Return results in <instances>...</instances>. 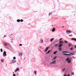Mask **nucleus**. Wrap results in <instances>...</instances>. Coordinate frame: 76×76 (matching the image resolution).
I'll use <instances>...</instances> for the list:
<instances>
[{
  "label": "nucleus",
  "mask_w": 76,
  "mask_h": 76,
  "mask_svg": "<svg viewBox=\"0 0 76 76\" xmlns=\"http://www.w3.org/2000/svg\"><path fill=\"white\" fill-rule=\"evenodd\" d=\"M56 58H57V56H56L55 57L53 58V59L52 60H55V59H56Z\"/></svg>",
  "instance_id": "16"
},
{
  "label": "nucleus",
  "mask_w": 76,
  "mask_h": 76,
  "mask_svg": "<svg viewBox=\"0 0 76 76\" xmlns=\"http://www.w3.org/2000/svg\"><path fill=\"white\" fill-rule=\"evenodd\" d=\"M58 46V44H56L55 45V47H57Z\"/></svg>",
  "instance_id": "21"
},
{
  "label": "nucleus",
  "mask_w": 76,
  "mask_h": 76,
  "mask_svg": "<svg viewBox=\"0 0 76 76\" xmlns=\"http://www.w3.org/2000/svg\"><path fill=\"white\" fill-rule=\"evenodd\" d=\"M51 15V13H49L48 15L49 16H50Z\"/></svg>",
  "instance_id": "28"
},
{
  "label": "nucleus",
  "mask_w": 76,
  "mask_h": 76,
  "mask_svg": "<svg viewBox=\"0 0 76 76\" xmlns=\"http://www.w3.org/2000/svg\"><path fill=\"white\" fill-rule=\"evenodd\" d=\"M52 31V32H54V31H55V28H53Z\"/></svg>",
  "instance_id": "14"
},
{
  "label": "nucleus",
  "mask_w": 76,
  "mask_h": 76,
  "mask_svg": "<svg viewBox=\"0 0 76 76\" xmlns=\"http://www.w3.org/2000/svg\"><path fill=\"white\" fill-rule=\"evenodd\" d=\"M19 46H22V45L21 44H20L19 45Z\"/></svg>",
  "instance_id": "29"
},
{
  "label": "nucleus",
  "mask_w": 76,
  "mask_h": 76,
  "mask_svg": "<svg viewBox=\"0 0 76 76\" xmlns=\"http://www.w3.org/2000/svg\"><path fill=\"white\" fill-rule=\"evenodd\" d=\"M13 73H14V72H13Z\"/></svg>",
  "instance_id": "45"
},
{
  "label": "nucleus",
  "mask_w": 76,
  "mask_h": 76,
  "mask_svg": "<svg viewBox=\"0 0 76 76\" xmlns=\"http://www.w3.org/2000/svg\"><path fill=\"white\" fill-rule=\"evenodd\" d=\"M16 76V75H15V74H14L13 75V76Z\"/></svg>",
  "instance_id": "37"
},
{
  "label": "nucleus",
  "mask_w": 76,
  "mask_h": 76,
  "mask_svg": "<svg viewBox=\"0 0 76 76\" xmlns=\"http://www.w3.org/2000/svg\"><path fill=\"white\" fill-rule=\"evenodd\" d=\"M68 45L69 46V47H70V45L69 44H68Z\"/></svg>",
  "instance_id": "39"
},
{
  "label": "nucleus",
  "mask_w": 76,
  "mask_h": 76,
  "mask_svg": "<svg viewBox=\"0 0 76 76\" xmlns=\"http://www.w3.org/2000/svg\"><path fill=\"white\" fill-rule=\"evenodd\" d=\"M12 63L14 64L16 62V61L15 60H12Z\"/></svg>",
  "instance_id": "7"
},
{
  "label": "nucleus",
  "mask_w": 76,
  "mask_h": 76,
  "mask_svg": "<svg viewBox=\"0 0 76 76\" xmlns=\"http://www.w3.org/2000/svg\"><path fill=\"white\" fill-rule=\"evenodd\" d=\"M13 35L12 34H11V35Z\"/></svg>",
  "instance_id": "44"
},
{
  "label": "nucleus",
  "mask_w": 76,
  "mask_h": 76,
  "mask_svg": "<svg viewBox=\"0 0 76 76\" xmlns=\"http://www.w3.org/2000/svg\"><path fill=\"white\" fill-rule=\"evenodd\" d=\"M68 53H69V54H67L66 53H63V55H64L65 56H74V53H71L69 52Z\"/></svg>",
  "instance_id": "1"
},
{
  "label": "nucleus",
  "mask_w": 76,
  "mask_h": 76,
  "mask_svg": "<svg viewBox=\"0 0 76 76\" xmlns=\"http://www.w3.org/2000/svg\"><path fill=\"white\" fill-rule=\"evenodd\" d=\"M57 53V51H56L55 52H54L53 53V54H56V53Z\"/></svg>",
  "instance_id": "19"
},
{
  "label": "nucleus",
  "mask_w": 76,
  "mask_h": 76,
  "mask_svg": "<svg viewBox=\"0 0 76 76\" xmlns=\"http://www.w3.org/2000/svg\"><path fill=\"white\" fill-rule=\"evenodd\" d=\"M1 52H3V50H2V49H1Z\"/></svg>",
  "instance_id": "30"
},
{
  "label": "nucleus",
  "mask_w": 76,
  "mask_h": 76,
  "mask_svg": "<svg viewBox=\"0 0 76 76\" xmlns=\"http://www.w3.org/2000/svg\"><path fill=\"white\" fill-rule=\"evenodd\" d=\"M66 60L67 61L68 63H71V59H70L69 58H67Z\"/></svg>",
  "instance_id": "3"
},
{
  "label": "nucleus",
  "mask_w": 76,
  "mask_h": 76,
  "mask_svg": "<svg viewBox=\"0 0 76 76\" xmlns=\"http://www.w3.org/2000/svg\"><path fill=\"white\" fill-rule=\"evenodd\" d=\"M66 70V68H64L62 70V71L64 72Z\"/></svg>",
  "instance_id": "18"
},
{
  "label": "nucleus",
  "mask_w": 76,
  "mask_h": 76,
  "mask_svg": "<svg viewBox=\"0 0 76 76\" xmlns=\"http://www.w3.org/2000/svg\"><path fill=\"white\" fill-rule=\"evenodd\" d=\"M67 76H70V75H68Z\"/></svg>",
  "instance_id": "42"
},
{
  "label": "nucleus",
  "mask_w": 76,
  "mask_h": 76,
  "mask_svg": "<svg viewBox=\"0 0 76 76\" xmlns=\"http://www.w3.org/2000/svg\"><path fill=\"white\" fill-rule=\"evenodd\" d=\"M16 70H17V71H19V68H17L16 69Z\"/></svg>",
  "instance_id": "22"
},
{
  "label": "nucleus",
  "mask_w": 76,
  "mask_h": 76,
  "mask_svg": "<svg viewBox=\"0 0 76 76\" xmlns=\"http://www.w3.org/2000/svg\"><path fill=\"white\" fill-rule=\"evenodd\" d=\"M64 76H66V74H64Z\"/></svg>",
  "instance_id": "38"
},
{
  "label": "nucleus",
  "mask_w": 76,
  "mask_h": 76,
  "mask_svg": "<svg viewBox=\"0 0 76 76\" xmlns=\"http://www.w3.org/2000/svg\"><path fill=\"white\" fill-rule=\"evenodd\" d=\"M17 71H18L17 70H16H16H15V72L16 73V72H17Z\"/></svg>",
  "instance_id": "27"
},
{
  "label": "nucleus",
  "mask_w": 76,
  "mask_h": 76,
  "mask_svg": "<svg viewBox=\"0 0 76 76\" xmlns=\"http://www.w3.org/2000/svg\"><path fill=\"white\" fill-rule=\"evenodd\" d=\"M58 49L59 51H62V48H58Z\"/></svg>",
  "instance_id": "10"
},
{
  "label": "nucleus",
  "mask_w": 76,
  "mask_h": 76,
  "mask_svg": "<svg viewBox=\"0 0 76 76\" xmlns=\"http://www.w3.org/2000/svg\"><path fill=\"white\" fill-rule=\"evenodd\" d=\"M62 53H69L68 52H66V51H62Z\"/></svg>",
  "instance_id": "12"
},
{
  "label": "nucleus",
  "mask_w": 76,
  "mask_h": 76,
  "mask_svg": "<svg viewBox=\"0 0 76 76\" xmlns=\"http://www.w3.org/2000/svg\"><path fill=\"white\" fill-rule=\"evenodd\" d=\"M54 38H53L51 39L50 40V42H52V41H53L54 40Z\"/></svg>",
  "instance_id": "13"
},
{
  "label": "nucleus",
  "mask_w": 76,
  "mask_h": 76,
  "mask_svg": "<svg viewBox=\"0 0 76 76\" xmlns=\"http://www.w3.org/2000/svg\"><path fill=\"white\" fill-rule=\"evenodd\" d=\"M56 63V60H54L53 61V62H52L50 63L49 64V66H51V64H55V63Z\"/></svg>",
  "instance_id": "4"
},
{
  "label": "nucleus",
  "mask_w": 76,
  "mask_h": 76,
  "mask_svg": "<svg viewBox=\"0 0 76 76\" xmlns=\"http://www.w3.org/2000/svg\"><path fill=\"white\" fill-rule=\"evenodd\" d=\"M71 39L72 41H76V39L75 38H72Z\"/></svg>",
  "instance_id": "9"
},
{
  "label": "nucleus",
  "mask_w": 76,
  "mask_h": 76,
  "mask_svg": "<svg viewBox=\"0 0 76 76\" xmlns=\"http://www.w3.org/2000/svg\"><path fill=\"white\" fill-rule=\"evenodd\" d=\"M40 42L41 43H42V42H43V40L42 39H41L40 40Z\"/></svg>",
  "instance_id": "15"
},
{
  "label": "nucleus",
  "mask_w": 76,
  "mask_h": 76,
  "mask_svg": "<svg viewBox=\"0 0 76 76\" xmlns=\"http://www.w3.org/2000/svg\"><path fill=\"white\" fill-rule=\"evenodd\" d=\"M72 75H74V73L73 72H72Z\"/></svg>",
  "instance_id": "33"
},
{
  "label": "nucleus",
  "mask_w": 76,
  "mask_h": 76,
  "mask_svg": "<svg viewBox=\"0 0 76 76\" xmlns=\"http://www.w3.org/2000/svg\"><path fill=\"white\" fill-rule=\"evenodd\" d=\"M64 43H65L66 44H67V41H64Z\"/></svg>",
  "instance_id": "20"
},
{
  "label": "nucleus",
  "mask_w": 76,
  "mask_h": 76,
  "mask_svg": "<svg viewBox=\"0 0 76 76\" xmlns=\"http://www.w3.org/2000/svg\"><path fill=\"white\" fill-rule=\"evenodd\" d=\"M72 57L73 58H74V59L75 58V57L74 56H72Z\"/></svg>",
  "instance_id": "34"
},
{
  "label": "nucleus",
  "mask_w": 76,
  "mask_h": 76,
  "mask_svg": "<svg viewBox=\"0 0 76 76\" xmlns=\"http://www.w3.org/2000/svg\"><path fill=\"white\" fill-rule=\"evenodd\" d=\"M6 37V35H5V36H4V37Z\"/></svg>",
  "instance_id": "41"
},
{
  "label": "nucleus",
  "mask_w": 76,
  "mask_h": 76,
  "mask_svg": "<svg viewBox=\"0 0 76 76\" xmlns=\"http://www.w3.org/2000/svg\"><path fill=\"white\" fill-rule=\"evenodd\" d=\"M13 58V59H14V60H15V59H16V57H14Z\"/></svg>",
  "instance_id": "26"
},
{
  "label": "nucleus",
  "mask_w": 76,
  "mask_h": 76,
  "mask_svg": "<svg viewBox=\"0 0 76 76\" xmlns=\"http://www.w3.org/2000/svg\"><path fill=\"white\" fill-rule=\"evenodd\" d=\"M34 73H35V75H36V72L35 71V72H34Z\"/></svg>",
  "instance_id": "36"
},
{
  "label": "nucleus",
  "mask_w": 76,
  "mask_h": 76,
  "mask_svg": "<svg viewBox=\"0 0 76 76\" xmlns=\"http://www.w3.org/2000/svg\"><path fill=\"white\" fill-rule=\"evenodd\" d=\"M61 40H62V38H61L59 39V41H61Z\"/></svg>",
  "instance_id": "31"
},
{
  "label": "nucleus",
  "mask_w": 76,
  "mask_h": 76,
  "mask_svg": "<svg viewBox=\"0 0 76 76\" xmlns=\"http://www.w3.org/2000/svg\"><path fill=\"white\" fill-rule=\"evenodd\" d=\"M62 27H63V28L64 27V26H63Z\"/></svg>",
  "instance_id": "43"
},
{
  "label": "nucleus",
  "mask_w": 76,
  "mask_h": 76,
  "mask_svg": "<svg viewBox=\"0 0 76 76\" xmlns=\"http://www.w3.org/2000/svg\"><path fill=\"white\" fill-rule=\"evenodd\" d=\"M6 52L4 51L3 53V56L4 57H6Z\"/></svg>",
  "instance_id": "6"
},
{
  "label": "nucleus",
  "mask_w": 76,
  "mask_h": 76,
  "mask_svg": "<svg viewBox=\"0 0 76 76\" xmlns=\"http://www.w3.org/2000/svg\"><path fill=\"white\" fill-rule=\"evenodd\" d=\"M7 44L6 43H4V45H5V46H6V45H7Z\"/></svg>",
  "instance_id": "25"
},
{
  "label": "nucleus",
  "mask_w": 76,
  "mask_h": 76,
  "mask_svg": "<svg viewBox=\"0 0 76 76\" xmlns=\"http://www.w3.org/2000/svg\"><path fill=\"white\" fill-rule=\"evenodd\" d=\"M50 50H49L48 51V52L46 53V54H49V53H50Z\"/></svg>",
  "instance_id": "17"
},
{
  "label": "nucleus",
  "mask_w": 76,
  "mask_h": 76,
  "mask_svg": "<svg viewBox=\"0 0 76 76\" xmlns=\"http://www.w3.org/2000/svg\"><path fill=\"white\" fill-rule=\"evenodd\" d=\"M62 43V44H64V42L62 41H61L59 42V44H60L58 46V47L60 48L61 46H63V45L62 44H61Z\"/></svg>",
  "instance_id": "2"
},
{
  "label": "nucleus",
  "mask_w": 76,
  "mask_h": 76,
  "mask_svg": "<svg viewBox=\"0 0 76 76\" xmlns=\"http://www.w3.org/2000/svg\"><path fill=\"white\" fill-rule=\"evenodd\" d=\"M71 50H73V48H71Z\"/></svg>",
  "instance_id": "35"
},
{
  "label": "nucleus",
  "mask_w": 76,
  "mask_h": 76,
  "mask_svg": "<svg viewBox=\"0 0 76 76\" xmlns=\"http://www.w3.org/2000/svg\"><path fill=\"white\" fill-rule=\"evenodd\" d=\"M66 32L67 34H69L70 33H72V31L69 30H67L66 31Z\"/></svg>",
  "instance_id": "5"
},
{
  "label": "nucleus",
  "mask_w": 76,
  "mask_h": 76,
  "mask_svg": "<svg viewBox=\"0 0 76 76\" xmlns=\"http://www.w3.org/2000/svg\"><path fill=\"white\" fill-rule=\"evenodd\" d=\"M1 62H3V61H4V60H1Z\"/></svg>",
  "instance_id": "24"
},
{
  "label": "nucleus",
  "mask_w": 76,
  "mask_h": 76,
  "mask_svg": "<svg viewBox=\"0 0 76 76\" xmlns=\"http://www.w3.org/2000/svg\"><path fill=\"white\" fill-rule=\"evenodd\" d=\"M17 22H20V20H17Z\"/></svg>",
  "instance_id": "23"
},
{
  "label": "nucleus",
  "mask_w": 76,
  "mask_h": 76,
  "mask_svg": "<svg viewBox=\"0 0 76 76\" xmlns=\"http://www.w3.org/2000/svg\"><path fill=\"white\" fill-rule=\"evenodd\" d=\"M22 53H19V56L20 57H22Z\"/></svg>",
  "instance_id": "11"
},
{
  "label": "nucleus",
  "mask_w": 76,
  "mask_h": 76,
  "mask_svg": "<svg viewBox=\"0 0 76 76\" xmlns=\"http://www.w3.org/2000/svg\"><path fill=\"white\" fill-rule=\"evenodd\" d=\"M48 48H49V47H47L46 49H45V53L46 52H47V50L48 49Z\"/></svg>",
  "instance_id": "8"
},
{
  "label": "nucleus",
  "mask_w": 76,
  "mask_h": 76,
  "mask_svg": "<svg viewBox=\"0 0 76 76\" xmlns=\"http://www.w3.org/2000/svg\"><path fill=\"white\" fill-rule=\"evenodd\" d=\"M23 20H20V21L21 22H23Z\"/></svg>",
  "instance_id": "32"
},
{
  "label": "nucleus",
  "mask_w": 76,
  "mask_h": 76,
  "mask_svg": "<svg viewBox=\"0 0 76 76\" xmlns=\"http://www.w3.org/2000/svg\"><path fill=\"white\" fill-rule=\"evenodd\" d=\"M75 48H76V46H75Z\"/></svg>",
  "instance_id": "40"
}]
</instances>
